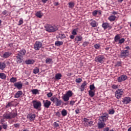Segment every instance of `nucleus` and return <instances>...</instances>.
Listing matches in <instances>:
<instances>
[{"instance_id": "21", "label": "nucleus", "mask_w": 131, "mask_h": 131, "mask_svg": "<svg viewBox=\"0 0 131 131\" xmlns=\"http://www.w3.org/2000/svg\"><path fill=\"white\" fill-rule=\"evenodd\" d=\"M6 62H0V70H4L6 68Z\"/></svg>"}, {"instance_id": "5", "label": "nucleus", "mask_w": 131, "mask_h": 131, "mask_svg": "<svg viewBox=\"0 0 131 131\" xmlns=\"http://www.w3.org/2000/svg\"><path fill=\"white\" fill-rule=\"evenodd\" d=\"M120 38V35L119 34H117L114 37L115 42H118V45H121L125 41V39H124V38Z\"/></svg>"}, {"instance_id": "24", "label": "nucleus", "mask_w": 131, "mask_h": 131, "mask_svg": "<svg viewBox=\"0 0 131 131\" xmlns=\"http://www.w3.org/2000/svg\"><path fill=\"white\" fill-rule=\"evenodd\" d=\"M88 93L90 97H91V98H93V97L95 96V93H96V91L89 90Z\"/></svg>"}, {"instance_id": "8", "label": "nucleus", "mask_w": 131, "mask_h": 131, "mask_svg": "<svg viewBox=\"0 0 131 131\" xmlns=\"http://www.w3.org/2000/svg\"><path fill=\"white\" fill-rule=\"evenodd\" d=\"M33 107L34 109L38 110L40 107H41V102L38 100H33L32 101Z\"/></svg>"}, {"instance_id": "34", "label": "nucleus", "mask_w": 131, "mask_h": 131, "mask_svg": "<svg viewBox=\"0 0 131 131\" xmlns=\"http://www.w3.org/2000/svg\"><path fill=\"white\" fill-rule=\"evenodd\" d=\"M55 79H57V80H60V79L62 77V74L60 73L56 74L55 75Z\"/></svg>"}, {"instance_id": "53", "label": "nucleus", "mask_w": 131, "mask_h": 131, "mask_svg": "<svg viewBox=\"0 0 131 131\" xmlns=\"http://www.w3.org/2000/svg\"><path fill=\"white\" fill-rule=\"evenodd\" d=\"M94 48L98 50V49H99L100 48V44H96L94 45Z\"/></svg>"}, {"instance_id": "22", "label": "nucleus", "mask_w": 131, "mask_h": 131, "mask_svg": "<svg viewBox=\"0 0 131 131\" xmlns=\"http://www.w3.org/2000/svg\"><path fill=\"white\" fill-rule=\"evenodd\" d=\"M34 62V60L33 59H28L25 61V63L26 64H27V65H30L31 64H33Z\"/></svg>"}, {"instance_id": "17", "label": "nucleus", "mask_w": 131, "mask_h": 131, "mask_svg": "<svg viewBox=\"0 0 131 131\" xmlns=\"http://www.w3.org/2000/svg\"><path fill=\"white\" fill-rule=\"evenodd\" d=\"M105 125H106V124L104 123V122H100L97 123V126L99 129L104 128V127H105Z\"/></svg>"}, {"instance_id": "16", "label": "nucleus", "mask_w": 131, "mask_h": 131, "mask_svg": "<svg viewBox=\"0 0 131 131\" xmlns=\"http://www.w3.org/2000/svg\"><path fill=\"white\" fill-rule=\"evenodd\" d=\"M102 27L104 30L107 29V28H109V29H111L112 28L111 26H110V24L108 23H103L102 25Z\"/></svg>"}, {"instance_id": "49", "label": "nucleus", "mask_w": 131, "mask_h": 131, "mask_svg": "<svg viewBox=\"0 0 131 131\" xmlns=\"http://www.w3.org/2000/svg\"><path fill=\"white\" fill-rule=\"evenodd\" d=\"M114 113H115V111L113 109L110 110L108 112V114L111 115L114 114Z\"/></svg>"}, {"instance_id": "59", "label": "nucleus", "mask_w": 131, "mask_h": 131, "mask_svg": "<svg viewBox=\"0 0 131 131\" xmlns=\"http://www.w3.org/2000/svg\"><path fill=\"white\" fill-rule=\"evenodd\" d=\"M7 13H8V11L7 10H4L2 12L3 15H4V16H6V15H7Z\"/></svg>"}, {"instance_id": "38", "label": "nucleus", "mask_w": 131, "mask_h": 131, "mask_svg": "<svg viewBox=\"0 0 131 131\" xmlns=\"http://www.w3.org/2000/svg\"><path fill=\"white\" fill-rule=\"evenodd\" d=\"M69 4V8L70 9H73L74 8V3L73 2H70L68 3Z\"/></svg>"}, {"instance_id": "42", "label": "nucleus", "mask_w": 131, "mask_h": 131, "mask_svg": "<svg viewBox=\"0 0 131 131\" xmlns=\"http://www.w3.org/2000/svg\"><path fill=\"white\" fill-rule=\"evenodd\" d=\"M17 81V78H15L14 77H12L10 79V82H12L13 83L16 82Z\"/></svg>"}, {"instance_id": "11", "label": "nucleus", "mask_w": 131, "mask_h": 131, "mask_svg": "<svg viewBox=\"0 0 131 131\" xmlns=\"http://www.w3.org/2000/svg\"><path fill=\"white\" fill-rule=\"evenodd\" d=\"M127 79V76L125 75H122L117 78L118 82H122Z\"/></svg>"}, {"instance_id": "46", "label": "nucleus", "mask_w": 131, "mask_h": 131, "mask_svg": "<svg viewBox=\"0 0 131 131\" xmlns=\"http://www.w3.org/2000/svg\"><path fill=\"white\" fill-rule=\"evenodd\" d=\"M83 121L85 122V123H84V125L85 126V125H86V123H89V120L88 118H84V119H83Z\"/></svg>"}, {"instance_id": "33", "label": "nucleus", "mask_w": 131, "mask_h": 131, "mask_svg": "<svg viewBox=\"0 0 131 131\" xmlns=\"http://www.w3.org/2000/svg\"><path fill=\"white\" fill-rule=\"evenodd\" d=\"M115 19H116V16L115 15H111L108 17V20L110 21H115Z\"/></svg>"}, {"instance_id": "36", "label": "nucleus", "mask_w": 131, "mask_h": 131, "mask_svg": "<svg viewBox=\"0 0 131 131\" xmlns=\"http://www.w3.org/2000/svg\"><path fill=\"white\" fill-rule=\"evenodd\" d=\"M75 40H77V41H81L82 40V36H77L75 38Z\"/></svg>"}, {"instance_id": "12", "label": "nucleus", "mask_w": 131, "mask_h": 131, "mask_svg": "<svg viewBox=\"0 0 131 131\" xmlns=\"http://www.w3.org/2000/svg\"><path fill=\"white\" fill-rule=\"evenodd\" d=\"M43 106L45 108H50V106H51V104H52V102H51L50 101L46 100H43Z\"/></svg>"}, {"instance_id": "63", "label": "nucleus", "mask_w": 131, "mask_h": 131, "mask_svg": "<svg viewBox=\"0 0 131 131\" xmlns=\"http://www.w3.org/2000/svg\"><path fill=\"white\" fill-rule=\"evenodd\" d=\"M4 122H5V121L3 119H1V124H5V123H4Z\"/></svg>"}, {"instance_id": "56", "label": "nucleus", "mask_w": 131, "mask_h": 131, "mask_svg": "<svg viewBox=\"0 0 131 131\" xmlns=\"http://www.w3.org/2000/svg\"><path fill=\"white\" fill-rule=\"evenodd\" d=\"M56 116H58V117H61V114L60 113V112H57L55 113Z\"/></svg>"}, {"instance_id": "32", "label": "nucleus", "mask_w": 131, "mask_h": 131, "mask_svg": "<svg viewBox=\"0 0 131 131\" xmlns=\"http://www.w3.org/2000/svg\"><path fill=\"white\" fill-rule=\"evenodd\" d=\"M0 78H1V79H6V78H7V76L6 75V74L3 73H0Z\"/></svg>"}, {"instance_id": "57", "label": "nucleus", "mask_w": 131, "mask_h": 131, "mask_svg": "<svg viewBox=\"0 0 131 131\" xmlns=\"http://www.w3.org/2000/svg\"><path fill=\"white\" fill-rule=\"evenodd\" d=\"M76 114H79L80 113V110L79 108H77L76 110H75Z\"/></svg>"}, {"instance_id": "39", "label": "nucleus", "mask_w": 131, "mask_h": 131, "mask_svg": "<svg viewBox=\"0 0 131 131\" xmlns=\"http://www.w3.org/2000/svg\"><path fill=\"white\" fill-rule=\"evenodd\" d=\"M53 62V59H52V58H47L46 60V63L47 64H51V63H52Z\"/></svg>"}, {"instance_id": "58", "label": "nucleus", "mask_w": 131, "mask_h": 131, "mask_svg": "<svg viewBox=\"0 0 131 131\" xmlns=\"http://www.w3.org/2000/svg\"><path fill=\"white\" fill-rule=\"evenodd\" d=\"M3 127L4 129H7V127H8V125H7L6 124H3Z\"/></svg>"}, {"instance_id": "29", "label": "nucleus", "mask_w": 131, "mask_h": 131, "mask_svg": "<svg viewBox=\"0 0 131 131\" xmlns=\"http://www.w3.org/2000/svg\"><path fill=\"white\" fill-rule=\"evenodd\" d=\"M63 45V41H56L55 42V45L57 47H60Z\"/></svg>"}, {"instance_id": "35", "label": "nucleus", "mask_w": 131, "mask_h": 131, "mask_svg": "<svg viewBox=\"0 0 131 131\" xmlns=\"http://www.w3.org/2000/svg\"><path fill=\"white\" fill-rule=\"evenodd\" d=\"M94 125V121H90L88 123H86L85 126H93Z\"/></svg>"}, {"instance_id": "48", "label": "nucleus", "mask_w": 131, "mask_h": 131, "mask_svg": "<svg viewBox=\"0 0 131 131\" xmlns=\"http://www.w3.org/2000/svg\"><path fill=\"white\" fill-rule=\"evenodd\" d=\"M82 81V79H81V78H77L76 79V82H77V83H80Z\"/></svg>"}, {"instance_id": "25", "label": "nucleus", "mask_w": 131, "mask_h": 131, "mask_svg": "<svg viewBox=\"0 0 131 131\" xmlns=\"http://www.w3.org/2000/svg\"><path fill=\"white\" fill-rule=\"evenodd\" d=\"M85 85H86V81H84L80 86L81 92H83V91H84Z\"/></svg>"}, {"instance_id": "9", "label": "nucleus", "mask_w": 131, "mask_h": 131, "mask_svg": "<svg viewBox=\"0 0 131 131\" xmlns=\"http://www.w3.org/2000/svg\"><path fill=\"white\" fill-rule=\"evenodd\" d=\"M105 60V57L103 55H99L95 57V61L97 63H101V64L104 63Z\"/></svg>"}, {"instance_id": "61", "label": "nucleus", "mask_w": 131, "mask_h": 131, "mask_svg": "<svg viewBox=\"0 0 131 131\" xmlns=\"http://www.w3.org/2000/svg\"><path fill=\"white\" fill-rule=\"evenodd\" d=\"M13 125L15 127H19V126H20V124L18 123L14 124Z\"/></svg>"}, {"instance_id": "44", "label": "nucleus", "mask_w": 131, "mask_h": 131, "mask_svg": "<svg viewBox=\"0 0 131 131\" xmlns=\"http://www.w3.org/2000/svg\"><path fill=\"white\" fill-rule=\"evenodd\" d=\"M59 38H60V39H64V38H66V35L64 34H60L59 35Z\"/></svg>"}, {"instance_id": "52", "label": "nucleus", "mask_w": 131, "mask_h": 131, "mask_svg": "<svg viewBox=\"0 0 131 131\" xmlns=\"http://www.w3.org/2000/svg\"><path fill=\"white\" fill-rule=\"evenodd\" d=\"M93 16H96L98 14V11L95 10L92 12Z\"/></svg>"}, {"instance_id": "18", "label": "nucleus", "mask_w": 131, "mask_h": 131, "mask_svg": "<svg viewBox=\"0 0 131 131\" xmlns=\"http://www.w3.org/2000/svg\"><path fill=\"white\" fill-rule=\"evenodd\" d=\"M90 25L93 27H97V21L96 20H93V19H90Z\"/></svg>"}, {"instance_id": "27", "label": "nucleus", "mask_w": 131, "mask_h": 131, "mask_svg": "<svg viewBox=\"0 0 131 131\" xmlns=\"http://www.w3.org/2000/svg\"><path fill=\"white\" fill-rule=\"evenodd\" d=\"M65 95H66L68 97H69V98H71V97H72V96H73V93H72V91H68L66 94Z\"/></svg>"}, {"instance_id": "60", "label": "nucleus", "mask_w": 131, "mask_h": 131, "mask_svg": "<svg viewBox=\"0 0 131 131\" xmlns=\"http://www.w3.org/2000/svg\"><path fill=\"white\" fill-rule=\"evenodd\" d=\"M102 131H109V127H106L105 128H104Z\"/></svg>"}, {"instance_id": "62", "label": "nucleus", "mask_w": 131, "mask_h": 131, "mask_svg": "<svg viewBox=\"0 0 131 131\" xmlns=\"http://www.w3.org/2000/svg\"><path fill=\"white\" fill-rule=\"evenodd\" d=\"M74 104H75V101H70V104L72 105V106H73V105H74Z\"/></svg>"}, {"instance_id": "31", "label": "nucleus", "mask_w": 131, "mask_h": 131, "mask_svg": "<svg viewBox=\"0 0 131 131\" xmlns=\"http://www.w3.org/2000/svg\"><path fill=\"white\" fill-rule=\"evenodd\" d=\"M55 103L56 106H61L62 104V100H59V99H58L56 101Z\"/></svg>"}, {"instance_id": "55", "label": "nucleus", "mask_w": 131, "mask_h": 131, "mask_svg": "<svg viewBox=\"0 0 131 131\" xmlns=\"http://www.w3.org/2000/svg\"><path fill=\"white\" fill-rule=\"evenodd\" d=\"M52 96H53V93H52L51 92L48 93L47 94V97L48 98H51V97H52Z\"/></svg>"}, {"instance_id": "23", "label": "nucleus", "mask_w": 131, "mask_h": 131, "mask_svg": "<svg viewBox=\"0 0 131 131\" xmlns=\"http://www.w3.org/2000/svg\"><path fill=\"white\" fill-rule=\"evenodd\" d=\"M32 95H39V90L37 89H33L31 90Z\"/></svg>"}, {"instance_id": "26", "label": "nucleus", "mask_w": 131, "mask_h": 131, "mask_svg": "<svg viewBox=\"0 0 131 131\" xmlns=\"http://www.w3.org/2000/svg\"><path fill=\"white\" fill-rule=\"evenodd\" d=\"M36 16L38 17V18H41V17L43 16V13H42L41 11H38L36 13Z\"/></svg>"}, {"instance_id": "2", "label": "nucleus", "mask_w": 131, "mask_h": 131, "mask_svg": "<svg viewBox=\"0 0 131 131\" xmlns=\"http://www.w3.org/2000/svg\"><path fill=\"white\" fill-rule=\"evenodd\" d=\"M45 28L48 32H56L58 30V27L55 25H46Z\"/></svg>"}, {"instance_id": "13", "label": "nucleus", "mask_w": 131, "mask_h": 131, "mask_svg": "<svg viewBox=\"0 0 131 131\" xmlns=\"http://www.w3.org/2000/svg\"><path fill=\"white\" fill-rule=\"evenodd\" d=\"M130 97H125L123 98L122 100V103L123 104H125V105H127V104H129L130 103Z\"/></svg>"}, {"instance_id": "64", "label": "nucleus", "mask_w": 131, "mask_h": 131, "mask_svg": "<svg viewBox=\"0 0 131 131\" xmlns=\"http://www.w3.org/2000/svg\"><path fill=\"white\" fill-rule=\"evenodd\" d=\"M70 38L71 39H74V35H71L70 36Z\"/></svg>"}, {"instance_id": "10", "label": "nucleus", "mask_w": 131, "mask_h": 131, "mask_svg": "<svg viewBox=\"0 0 131 131\" xmlns=\"http://www.w3.org/2000/svg\"><path fill=\"white\" fill-rule=\"evenodd\" d=\"M41 47H42V43L40 41H36L34 45V49L36 51H39Z\"/></svg>"}, {"instance_id": "7", "label": "nucleus", "mask_w": 131, "mask_h": 131, "mask_svg": "<svg viewBox=\"0 0 131 131\" xmlns=\"http://www.w3.org/2000/svg\"><path fill=\"white\" fill-rule=\"evenodd\" d=\"M108 118L109 115H108V113H104L101 116L99 117V120L100 122H106L108 120Z\"/></svg>"}, {"instance_id": "20", "label": "nucleus", "mask_w": 131, "mask_h": 131, "mask_svg": "<svg viewBox=\"0 0 131 131\" xmlns=\"http://www.w3.org/2000/svg\"><path fill=\"white\" fill-rule=\"evenodd\" d=\"M12 55V53L10 52H6L3 54V58H9Z\"/></svg>"}, {"instance_id": "40", "label": "nucleus", "mask_w": 131, "mask_h": 131, "mask_svg": "<svg viewBox=\"0 0 131 131\" xmlns=\"http://www.w3.org/2000/svg\"><path fill=\"white\" fill-rule=\"evenodd\" d=\"M77 31H78V28L74 29L72 32L73 35H76L77 34Z\"/></svg>"}, {"instance_id": "50", "label": "nucleus", "mask_w": 131, "mask_h": 131, "mask_svg": "<svg viewBox=\"0 0 131 131\" xmlns=\"http://www.w3.org/2000/svg\"><path fill=\"white\" fill-rule=\"evenodd\" d=\"M116 67H120L121 66V61H118L115 65Z\"/></svg>"}, {"instance_id": "41", "label": "nucleus", "mask_w": 131, "mask_h": 131, "mask_svg": "<svg viewBox=\"0 0 131 131\" xmlns=\"http://www.w3.org/2000/svg\"><path fill=\"white\" fill-rule=\"evenodd\" d=\"M33 73H34V74H37V73L39 72V69H38V68L37 67L35 68L33 70Z\"/></svg>"}, {"instance_id": "43", "label": "nucleus", "mask_w": 131, "mask_h": 131, "mask_svg": "<svg viewBox=\"0 0 131 131\" xmlns=\"http://www.w3.org/2000/svg\"><path fill=\"white\" fill-rule=\"evenodd\" d=\"M14 104H13V101L9 102L6 106V108H9V107H13Z\"/></svg>"}, {"instance_id": "28", "label": "nucleus", "mask_w": 131, "mask_h": 131, "mask_svg": "<svg viewBox=\"0 0 131 131\" xmlns=\"http://www.w3.org/2000/svg\"><path fill=\"white\" fill-rule=\"evenodd\" d=\"M61 98L63 100L64 102H67L68 101H69L70 97L67 96L66 94H64Z\"/></svg>"}, {"instance_id": "54", "label": "nucleus", "mask_w": 131, "mask_h": 131, "mask_svg": "<svg viewBox=\"0 0 131 131\" xmlns=\"http://www.w3.org/2000/svg\"><path fill=\"white\" fill-rule=\"evenodd\" d=\"M22 24H23V19H20L18 21V25H19V26H20V25H22Z\"/></svg>"}, {"instance_id": "37", "label": "nucleus", "mask_w": 131, "mask_h": 131, "mask_svg": "<svg viewBox=\"0 0 131 131\" xmlns=\"http://www.w3.org/2000/svg\"><path fill=\"white\" fill-rule=\"evenodd\" d=\"M50 100L52 102H53V103H55V102L58 100V98L53 96L50 98Z\"/></svg>"}, {"instance_id": "4", "label": "nucleus", "mask_w": 131, "mask_h": 131, "mask_svg": "<svg viewBox=\"0 0 131 131\" xmlns=\"http://www.w3.org/2000/svg\"><path fill=\"white\" fill-rule=\"evenodd\" d=\"M129 56V51L128 50H122L119 55L121 58L125 59Z\"/></svg>"}, {"instance_id": "30", "label": "nucleus", "mask_w": 131, "mask_h": 131, "mask_svg": "<svg viewBox=\"0 0 131 131\" xmlns=\"http://www.w3.org/2000/svg\"><path fill=\"white\" fill-rule=\"evenodd\" d=\"M61 115L63 117L67 116V111L65 109H63L61 111Z\"/></svg>"}, {"instance_id": "14", "label": "nucleus", "mask_w": 131, "mask_h": 131, "mask_svg": "<svg viewBox=\"0 0 131 131\" xmlns=\"http://www.w3.org/2000/svg\"><path fill=\"white\" fill-rule=\"evenodd\" d=\"M14 85L16 89L18 90H22V88L23 86V83L21 81L15 82L14 84Z\"/></svg>"}, {"instance_id": "3", "label": "nucleus", "mask_w": 131, "mask_h": 131, "mask_svg": "<svg viewBox=\"0 0 131 131\" xmlns=\"http://www.w3.org/2000/svg\"><path fill=\"white\" fill-rule=\"evenodd\" d=\"M18 115L17 112H9L5 113L3 115V117L5 119H13V118H15Z\"/></svg>"}, {"instance_id": "45", "label": "nucleus", "mask_w": 131, "mask_h": 131, "mask_svg": "<svg viewBox=\"0 0 131 131\" xmlns=\"http://www.w3.org/2000/svg\"><path fill=\"white\" fill-rule=\"evenodd\" d=\"M90 91H96L95 90V85L94 84L90 85Z\"/></svg>"}, {"instance_id": "6", "label": "nucleus", "mask_w": 131, "mask_h": 131, "mask_svg": "<svg viewBox=\"0 0 131 131\" xmlns=\"http://www.w3.org/2000/svg\"><path fill=\"white\" fill-rule=\"evenodd\" d=\"M123 94H124V92L122 89H118L115 93V97L116 99H120L123 96Z\"/></svg>"}, {"instance_id": "1", "label": "nucleus", "mask_w": 131, "mask_h": 131, "mask_svg": "<svg viewBox=\"0 0 131 131\" xmlns=\"http://www.w3.org/2000/svg\"><path fill=\"white\" fill-rule=\"evenodd\" d=\"M26 54V50L25 49L21 50L20 51L18 52L17 55L16 56V62L18 64H20L23 62V57L25 56Z\"/></svg>"}, {"instance_id": "19", "label": "nucleus", "mask_w": 131, "mask_h": 131, "mask_svg": "<svg viewBox=\"0 0 131 131\" xmlns=\"http://www.w3.org/2000/svg\"><path fill=\"white\" fill-rule=\"evenodd\" d=\"M23 94V92L21 91H18L15 95L14 98H20Z\"/></svg>"}, {"instance_id": "51", "label": "nucleus", "mask_w": 131, "mask_h": 131, "mask_svg": "<svg viewBox=\"0 0 131 131\" xmlns=\"http://www.w3.org/2000/svg\"><path fill=\"white\" fill-rule=\"evenodd\" d=\"M54 127H59V123L57 122H54L53 123Z\"/></svg>"}, {"instance_id": "47", "label": "nucleus", "mask_w": 131, "mask_h": 131, "mask_svg": "<svg viewBox=\"0 0 131 131\" xmlns=\"http://www.w3.org/2000/svg\"><path fill=\"white\" fill-rule=\"evenodd\" d=\"M112 88L114 90H117V89H118V85L113 84L112 86Z\"/></svg>"}, {"instance_id": "15", "label": "nucleus", "mask_w": 131, "mask_h": 131, "mask_svg": "<svg viewBox=\"0 0 131 131\" xmlns=\"http://www.w3.org/2000/svg\"><path fill=\"white\" fill-rule=\"evenodd\" d=\"M36 116V115H35V114L30 113L27 115V118L30 121H33V120H34V119H35Z\"/></svg>"}]
</instances>
